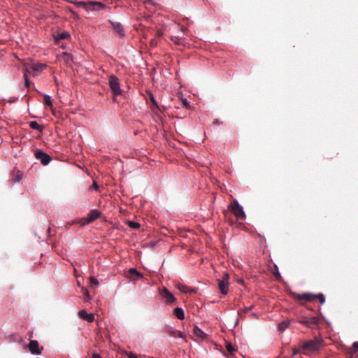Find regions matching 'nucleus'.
<instances>
[{
	"label": "nucleus",
	"instance_id": "b1692460",
	"mask_svg": "<svg viewBox=\"0 0 358 358\" xmlns=\"http://www.w3.org/2000/svg\"><path fill=\"white\" fill-rule=\"evenodd\" d=\"M90 287H97L99 285V280H97L96 278H95L94 276H91L90 278Z\"/></svg>",
	"mask_w": 358,
	"mask_h": 358
},
{
	"label": "nucleus",
	"instance_id": "6ab92c4d",
	"mask_svg": "<svg viewBox=\"0 0 358 358\" xmlns=\"http://www.w3.org/2000/svg\"><path fill=\"white\" fill-rule=\"evenodd\" d=\"M29 127L32 129L37 130L40 132H42L44 127L39 124L36 121H31L29 122Z\"/></svg>",
	"mask_w": 358,
	"mask_h": 358
},
{
	"label": "nucleus",
	"instance_id": "7c9ffc66",
	"mask_svg": "<svg viewBox=\"0 0 358 358\" xmlns=\"http://www.w3.org/2000/svg\"><path fill=\"white\" fill-rule=\"evenodd\" d=\"M227 348V350L230 352V353H233V352L234 351V347L231 345V344L230 343H228L226 346Z\"/></svg>",
	"mask_w": 358,
	"mask_h": 358
},
{
	"label": "nucleus",
	"instance_id": "423d86ee",
	"mask_svg": "<svg viewBox=\"0 0 358 358\" xmlns=\"http://www.w3.org/2000/svg\"><path fill=\"white\" fill-rule=\"evenodd\" d=\"M161 296L166 304H171L176 301V298L166 287H164L161 291Z\"/></svg>",
	"mask_w": 358,
	"mask_h": 358
},
{
	"label": "nucleus",
	"instance_id": "ddd939ff",
	"mask_svg": "<svg viewBox=\"0 0 358 358\" xmlns=\"http://www.w3.org/2000/svg\"><path fill=\"white\" fill-rule=\"evenodd\" d=\"M45 68L46 64L42 63L31 64L29 66H27V70H31L34 72L42 71Z\"/></svg>",
	"mask_w": 358,
	"mask_h": 358
},
{
	"label": "nucleus",
	"instance_id": "aec40b11",
	"mask_svg": "<svg viewBox=\"0 0 358 358\" xmlns=\"http://www.w3.org/2000/svg\"><path fill=\"white\" fill-rule=\"evenodd\" d=\"M315 298V295L311 294H303L299 296L300 299L310 301Z\"/></svg>",
	"mask_w": 358,
	"mask_h": 358
},
{
	"label": "nucleus",
	"instance_id": "412c9836",
	"mask_svg": "<svg viewBox=\"0 0 358 358\" xmlns=\"http://www.w3.org/2000/svg\"><path fill=\"white\" fill-rule=\"evenodd\" d=\"M290 324L289 321H282L278 324V329L280 331H285Z\"/></svg>",
	"mask_w": 358,
	"mask_h": 358
},
{
	"label": "nucleus",
	"instance_id": "4c0bfd02",
	"mask_svg": "<svg viewBox=\"0 0 358 358\" xmlns=\"http://www.w3.org/2000/svg\"><path fill=\"white\" fill-rule=\"evenodd\" d=\"M128 357L129 358H137V356H136V355H134V354L130 352L129 354H128Z\"/></svg>",
	"mask_w": 358,
	"mask_h": 358
},
{
	"label": "nucleus",
	"instance_id": "a878e982",
	"mask_svg": "<svg viewBox=\"0 0 358 358\" xmlns=\"http://www.w3.org/2000/svg\"><path fill=\"white\" fill-rule=\"evenodd\" d=\"M128 226L134 229H137L140 228V224L138 222H134V221H129L128 222Z\"/></svg>",
	"mask_w": 358,
	"mask_h": 358
},
{
	"label": "nucleus",
	"instance_id": "9d476101",
	"mask_svg": "<svg viewBox=\"0 0 358 358\" xmlns=\"http://www.w3.org/2000/svg\"><path fill=\"white\" fill-rule=\"evenodd\" d=\"M78 315L80 318L88 322H92L94 320V315L92 313H87L85 310H81L78 312Z\"/></svg>",
	"mask_w": 358,
	"mask_h": 358
},
{
	"label": "nucleus",
	"instance_id": "a211bd4d",
	"mask_svg": "<svg viewBox=\"0 0 358 358\" xmlns=\"http://www.w3.org/2000/svg\"><path fill=\"white\" fill-rule=\"evenodd\" d=\"M193 333L196 336L200 338H204L206 336V334L197 326L194 327Z\"/></svg>",
	"mask_w": 358,
	"mask_h": 358
},
{
	"label": "nucleus",
	"instance_id": "f8f14e48",
	"mask_svg": "<svg viewBox=\"0 0 358 358\" xmlns=\"http://www.w3.org/2000/svg\"><path fill=\"white\" fill-rule=\"evenodd\" d=\"M58 59L63 61L66 64L69 66L73 63L72 55L66 52H63L62 55L58 57Z\"/></svg>",
	"mask_w": 358,
	"mask_h": 358
},
{
	"label": "nucleus",
	"instance_id": "4468645a",
	"mask_svg": "<svg viewBox=\"0 0 358 358\" xmlns=\"http://www.w3.org/2000/svg\"><path fill=\"white\" fill-rule=\"evenodd\" d=\"M166 333L172 336V337H179L181 338H184L185 337V335L180 331L173 329L172 328H169L166 330Z\"/></svg>",
	"mask_w": 358,
	"mask_h": 358
},
{
	"label": "nucleus",
	"instance_id": "6e6552de",
	"mask_svg": "<svg viewBox=\"0 0 358 358\" xmlns=\"http://www.w3.org/2000/svg\"><path fill=\"white\" fill-rule=\"evenodd\" d=\"M101 215V212L96 209H92L91 210L88 214L87 220H85V222L83 223V224H87L92 222H94L95 220H96L98 217H99Z\"/></svg>",
	"mask_w": 358,
	"mask_h": 358
},
{
	"label": "nucleus",
	"instance_id": "cd10ccee",
	"mask_svg": "<svg viewBox=\"0 0 358 358\" xmlns=\"http://www.w3.org/2000/svg\"><path fill=\"white\" fill-rule=\"evenodd\" d=\"M253 308V306H248V307H245V308L243 309H241L238 311V315L240 316H242L245 313H246L247 312L250 311V310H252Z\"/></svg>",
	"mask_w": 358,
	"mask_h": 358
},
{
	"label": "nucleus",
	"instance_id": "7ed1b4c3",
	"mask_svg": "<svg viewBox=\"0 0 358 358\" xmlns=\"http://www.w3.org/2000/svg\"><path fill=\"white\" fill-rule=\"evenodd\" d=\"M229 275L227 273H224L222 278L217 280L218 287L223 295H227L229 292Z\"/></svg>",
	"mask_w": 358,
	"mask_h": 358
},
{
	"label": "nucleus",
	"instance_id": "72a5a7b5",
	"mask_svg": "<svg viewBox=\"0 0 358 358\" xmlns=\"http://www.w3.org/2000/svg\"><path fill=\"white\" fill-rule=\"evenodd\" d=\"M24 85L27 87H28L29 85V83L28 76L26 73L24 74Z\"/></svg>",
	"mask_w": 358,
	"mask_h": 358
},
{
	"label": "nucleus",
	"instance_id": "473e14b6",
	"mask_svg": "<svg viewBox=\"0 0 358 358\" xmlns=\"http://www.w3.org/2000/svg\"><path fill=\"white\" fill-rule=\"evenodd\" d=\"M352 350L354 352H356L358 351V341H356L353 343L352 344Z\"/></svg>",
	"mask_w": 358,
	"mask_h": 358
},
{
	"label": "nucleus",
	"instance_id": "5701e85b",
	"mask_svg": "<svg viewBox=\"0 0 358 358\" xmlns=\"http://www.w3.org/2000/svg\"><path fill=\"white\" fill-rule=\"evenodd\" d=\"M129 273L130 274H134V275H136L138 278H143V274H141L140 272H138L135 268H130L129 269Z\"/></svg>",
	"mask_w": 358,
	"mask_h": 358
},
{
	"label": "nucleus",
	"instance_id": "39448f33",
	"mask_svg": "<svg viewBox=\"0 0 358 358\" xmlns=\"http://www.w3.org/2000/svg\"><path fill=\"white\" fill-rule=\"evenodd\" d=\"M34 155L35 157L44 166L48 165L51 161L50 155L41 150H36Z\"/></svg>",
	"mask_w": 358,
	"mask_h": 358
},
{
	"label": "nucleus",
	"instance_id": "1a4fd4ad",
	"mask_svg": "<svg viewBox=\"0 0 358 358\" xmlns=\"http://www.w3.org/2000/svg\"><path fill=\"white\" fill-rule=\"evenodd\" d=\"M319 318L317 317H305L299 320V323L304 324L307 327L311 325H315L319 322Z\"/></svg>",
	"mask_w": 358,
	"mask_h": 358
},
{
	"label": "nucleus",
	"instance_id": "2f4dec72",
	"mask_svg": "<svg viewBox=\"0 0 358 358\" xmlns=\"http://www.w3.org/2000/svg\"><path fill=\"white\" fill-rule=\"evenodd\" d=\"M182 105L185 106L186 108H189L190 107L189 102L187 101V99H183L182 100Z\"/></svg>",
	"mask_w": 358,
	"mask_h": 358
},
{
	"label": "nucleus",
	"instance_id": "ea45409f",
	"mask_svg": "<svg viewBox=\"0 0 358 358\" xmlns=\"http://www.w3.org/2000/svg\"><path fill=\"white\" fill-rule=\"evenodd\" d=\"M187 27H181V31L182 32H185L187 31Z\"/></svg>",
	"mask_w": 358,
	"mask_h": 358
},
{
	"label": "nucleus",
	"instance_id": "bb28decb",
	"mask_svg": "<svg viewBox=\"0 0 358 358\" xmlns=\"http://www.w3.org/2000/svg\"><path fill=\"white\" fill-rule=\"evenodd\" d=\"M171 41L174 43L178 44V45H183L184 44L182 39L181 38H180L179 36H172Z\"/></svg>",
	"mask_w": 358,
	"mask_h": 358
},
{
	"label": "nucleus",
	"instance_id": "e433bc0d",
	"mask_svg": "<svg viewBox=\"0 0 358 358\" xmlns=\"http://www.w3.org/2000/svg\"><path fill=\"white\" fill-rule=\"evenodd\" d=\"M21 179H22V174H20V175H17V176H16V178L15 179V182H19V181H20V180H21Z\"/></svg>",
	"mask_w": 358,
	"mask_h": 358
},
{
	"label": "nucleus",
	"instance_id": "f257e3e1",
	"mask_svg": "<svg viewBox=\"0 0 358 358\" xmlns=\"http://www.w3.org/2000/svg\"><path fill=\"white\" fill-rule=\"evenodd\" d=\"M321 346V341L320 340H310L305 342L301 345V350L304 351L305 355L315 352L318 351Z\"/></svg>",
	"mask_w": 358,
	"mask_h": 358
},
{
	"label": "nucleus",
	"instance_id": "9b49d317",
	"mask_svg": "<svg viewBox=\"0 0 358 358\" xmlns=\"http://www.w3.org/2000/svg\"><path fill=\"white\" fill-rule=\"evenodd\" d=\"M111 27L120 36L124 35V29L122 24L119 22L109 21Z\"/></svg>",
	"mask_w": 358,
	"mask_h": 358
},
{
	"label": "nucleus",
	"instance_id": "20e7f679",
	"mask_svg": "<svg viewBox=\"0 0 358 358\" xmlns=\"http://www.w3.org/2000/svg\"><path fill=\"white\" fill-rule=\"evenodd\" d=\"M110 88L113 94L115 96L120 95L122 93L119 80L115 75H110L108 79Z\"/></svg>",
	"mask_w": 358,
	"mask_h": 358
},
{
	"label": "nucleus",
	"instance_id": "a19ab883",
	"mask_svg": "<svg viewBox=\"0 0 358 358\" xmlns=\"http://www.w3.org/2000/svg\"><path fill=\"white\" fill-rule=\"evenodd\" d=\"M181 291L184 292H188L189 291L187 289H186L185 287L184 289H180Z\"/></svg>",
	"mask_w": 358,
	"mask_h": 358
},
{
	"label": "nucleus",
	"instance_id": "0eeeda50",
	"mask_svg": "<svg viewBox=\"0 0 358 358\" xmlns=\"http://www.w3.org/2000/svg\"><path fill=\"white\" fill-rule=\"evenodd\" d=\"M30 352L34 355H39L42 352L43 348H40L38 342L36 340H31L28 344Z\"/></svg>",
	"mask_w": 358,
	"mask_h": 358
},
{
	"label": "nucleus",
	"instance_id": "dca6fc26",
	"mask_svg": "<svg viewBox=\"0 0 358 358\" xmlns=\"http://www.w3.org/2000/svg\"><path fill=\"white\" fill-rule=\"evenodd\" d=\"M173 315L178 319V320H184L185 318V313L182 308L177 307L173 310Z\"/></svg>",
	"mask_w": 358,
	"mask_h": 358
},
{
	"label": "nucleus",
	"instance_id": "58836bf2",
	"mask_svg": "<svg viewBox=\"0 0 358 358\" xmlns=\"http://www.w3.org/2000/svg\"><path fill=\"white\" fill-rule=\"evenodd\" d=\"M92 358H102L101 356L98 353H94L92 355Z\"/></svg>",
	"mask_w": 358,
	"mask_h": 358
},
{
	"label": "nucleus",
	"instance_id": "f704fd0d",
	"mask_svg": "<svg viewBox=\"0 0 358 358\" xmlns=\"http://www.w3.org/2000/svg\"><path fill=\"white\" fill-rule=\"evenodd\" d=\"M300 349H298V348H293L292 349V356H295L297 354H299L300 352Z\"/></svg>",
	"mask_w": 358,
	"mask_h": 358
},
{
	"label": "nucleus",
	"instance_id": "37998d69",
	"mask_svg": "<svg viewBox=\"0 0 358 358\" xmlns=\"http://www.w3.org/2000/svg\"><path fill=\"white\" fill-rule=\"evenodd\" d=\"M276 275L280 276V273L278 271L277 272Z\"/></svg>",
	"mask_w": 358,
	"mask_h": 358
},
{
	"label": "nucleus",
	"instance_id": "4be33fe9",
	"mask_svg": "<svg viewBox=\"0 0 358 358\" xmlns=\"http://www.w3.org/2000/svg\"><path fill=\"white\" fill-rule=\"evenodd\" d=\"M89 6H96L97 10L103 9L106 7L105 4L100 1H90Z\"/></svg>",
	"mask_w": 358,
	"mask_h": 358
},
{
	"label": "nucleus",
	"instance_id": "393cba45",
	"mask_svg": "<svg viewBox=\"0 0 358 358\" xmlns=\"http://www.w3.org/2000/svg\"><path fill=\"white\" fill-rule=\"evenodd\" d=\"M43 97H44V103H45V104L48 105V106L52 107V102L51 96L48 95V94H44Z\"/></svg>",
	"mask_w": 358,
	"mask_h": 358
},
{
	"label": "nucleus",
	"instance_id": "c85d7f7f",
	"mask_svg": "<svg viewBox=\"0 0 358 358\" xmlns=\"http://www.w3.org/2000/svg\"><path fill=\"white\" fill-rule=\"evenodd\" d=\"M315 298L320 300L321 304H323L325 302V297L323 294H315Z\"/></svg>",
	"mask_w": 358,
	"mask_h": 358
},
{
	"label": "nucleus",
	"instance_id": "79ce46f5",
	"mask_svg": "<svg viewBox=\"0 0 358 358\" xmlns=\"http://www.w3.org/2000/svg\"><path fill=\"white\" fill-rule=\"evenodd\" d=\"M85 296H86L87 298H89V299H90V294H89L88 292H86V293H85Z\"/></svg>",
	"mask_w": 358,
	"mask_h": 358
},
{
	"label": "nucleus",
	"instance_id": "c9c22d12",
	"mask_svg": "<svg viewBox=\"0 0 358 358\" xmlns=\"http://www.w3.org/2000/svg\"><path fill=\"white\" fill-rule=\"evenodd\" d=\"M91 188L94 189H96V190L99 188V186H98L97 183L95 181H93V183H92V185Z\"/></svg>",
	"mask_w": 358,
	"mask_h": 358
},
{
	"label": "nucleus",
	"instance_id": "2eb2a0df",
	"mask_svg": "<svg viewBox=\"0 0 358 358\" xmlns=\"http://www.w3.org/2000/svg\"><path fill=\"white\" fill-rule=\"evenodd\" d=\"M147 93L149 95L150 100L153 105L152 106L150 107L152 111L154 112V111H155V110L159 109L157 102L155 100L153 94L150 91H147Z\"/></svg>",
	"mask_w": 358,
	"mask_h": 358
},
{
	"label": "nucleus",
	"instance_id": "c756f323",
	"mask_svg": "<svg viewBox=\"0 0 358 358\" xmlns=\"http://www.w3.org/2000/svg\"><path fill=\"white\" fill-rule=\"evenodd\" d=\"M89 3L90 1H76L75 2V4L78 6V7H84L85 6H89Z\"/></svg>",
	"mask_w": 358,
	"mask_h": 358
},
{
	"label": "nucleus",
	"instance_id": "f03ea898",
	"mask_svg": "<svg viewBox=\"0 0 358 358\" xmlns=\"http://www.w3.org/2000/svg\"><path fill=\"white\" fill-rule=\"evenodd\" d=\"M229 210L238 220H243L245 218V213L243 210L242 206L239 204L237 200H234V202L229 206Z\"/></svg>",
	"mask_w": 358,
	"mask_h": 358
},
{
	"label": "nucleus",
	"instance_id": "f3484780",
	"mask_svg": "<svg viewBox=\"0 0 358 358\" xmlns=\"http://www.w3.org/2000/svg\"><path fill=\"white\" fill-rule=\"evenodd\" d=\"M68 38H70V34L68 31L58 33L57 34L54 36V38L56 41H59L62 39H65Z\"/></svg>",
	"mask_w": 358,
	"mask_h": 358
}]
</instances>
